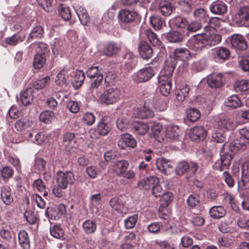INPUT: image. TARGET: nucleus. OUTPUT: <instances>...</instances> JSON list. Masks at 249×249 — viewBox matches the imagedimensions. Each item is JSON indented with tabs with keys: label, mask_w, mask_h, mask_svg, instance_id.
I'll list each match as a JSON object with an SVG mask.
<instances>
[{
	"label": "nucleus",
	"mask_w": 249,
	"mask_h": 249,
	"mask_svg": "<svg viewBox=\"0 0 249 249\" xmlns=\"http://www.w3.org/2000/svg\"><path fill=\"white\" fill-rule=\"evenodd\" d=\"M121 92L117 88H110L105 90L99 97L100 102L105 105H113L121 98Z\"/></svg>",
	"instance_id": "f257e3e1"
},
{
	"label": "nucleus",
	"mask_w": 249,
	"mask_h": 249,
	"mask_svg": "<svg viewBox=\"0 0 249 249\" xmlns=\"http://www.w3.org/2000/svg\"><path fill=\"white\" fill-rule=\"evenodd\" d=\"M177 62L175 60L166 61L163 69L161 71L158 77L159 84H167L172 85L173 72L176 68Z\"/></svg>",
	"instance_id": "f03ea898"
},
{
	"label": "nucleus",
	"mask_w": 249,
	"mask_h": 249,
	"mask_svg": "<svg viewBox=\"0 0 249 249\" xmlns=\"http://www.w3.org/2000/svg\"><path fill=\"white\" fill-rule=\"evenodd\" d=\"M198 168V164L195 162H187L182 160L177 164L175 168V172L178 176H182L185 173H188L190 175H194Z\"/></svg>",
	"instance_id": "7ed1b4c3"
},
{
	"label": "nucleus",
	"mask_w": 249,
	"mask_h": 249,
	"mask_svg": "<svg viewBox=\"0 0 249 249\" xmlns=\"http://www.w3.org/2000/svg\"><path fill=\"white\" fill-rule=\"evenodd\" d=\"M154 75V69L151 67H146L134 73L132 79L137 83H144L148 81Z\"/></svg>",
	"instance_id": "20e7f679"
},
{
	"label": "nucleus",
	"mask_w": 249,
	"mask_h": 249,
	"mask_svg": "<svg viewBox=\"0 0 249 249\" xmlns=\"http://www.w3.org/2000/svg\"><path fill=\"white\" fill-rule=\"evenodd\" d=\"M56 184L63 189H66L68 185L74 183L75 178L73 174L70 172H64L58 171L56 174Z\"/></svg>",
	"instance_id": "39448f33"
},
{
	"label": "nucleus",
	"mask_w": 249,
	"mask_h": 249,
	"mask_svg": "<svg viewBox=\"0 0 249 249\" xmlns=\"http://www.w3.org/2000/svg\"><path fill=\"white\" fill-rule=\"evenodd\" d=\"M188 47L195 52H200L203 47L207 46L204 34L193 36L187 42Z\"/></svg>",
	"instance_id": "423d86ee"
},
{
	"label": "nucleus",
	"mask_w": 249,
	"mask_h": 249,
	"mask_svg": "<svg viewBox=\"0 0 249 249\" xmlns=\"http://www.w3.org/2000/svg\"><path fill=\"white\" fill-rule=\"evenodd\" d=\"M137 16V13L135 11L122 9L119 11L118 15L119 22L121 24L132 22Z\"/></svg>",
	"instance_id": "0eeeda50"
},
{
	"label": "nucleus",
	"mask_w": 249,
	"mask_h": 249,
	"mask_svg": "<svg viewBox=\"0 0 249 249\" xmlns=\"http://www.w3.org/2000/svg\"><path fill=\"white\" fill-rule=\"evenodd\" d=\"M236 22L241 26H249V6L240 8L236 16Z\"/></svg>",
	"instance_id": "6e6552de"
},
{
	"label": "nucleus",
	"mask_w": 249,
	"mask_h": 249,
	"mask_svg": "<svg viewBox=\"0 0 249 249\" xmlns=\"http://www.w3.org/2000/svg\"><path fill=\"white\" fill-rule=\"evenodd\" d=\"M189 135L192 141H203L206 137L207 132L203 126H196L190 129Z\"/></svg>",
	"instance_id": "1a4fd4ad"
},
{
	"label": "nucleus",
	"mask_w": 249,
	"mask_h": 249,
	"mask_svg": "<svg viewBox=\"0 0 249 249\" xmlns=\"http://www.w3.org/2000/svg\"><path fill=\"white\" fill-rule=\"evenodd\" d=\"M242 173V178L238 181V192L249 189V169L247 165H243Z\"/></svg>",
	"instance_id": "9d476101"
},
{
	"label": "nucleus",
	"mask_w": 249,
	"mask_h": 249,
	"mask_svg": "<svg viewBox=\"0 0 249 249\" xmlns=\"http://www.w3.org/2000/svg\"><path fill=\"white\" fill-rule=\"evenodd\" d=\"M136 144L135 139L127 133L122 135L118 142L119 147L122 149H125L126 147L134 148Z\"/></svg>",
	"instance_id": "9b49d317"
},
{
	"label": "nucleus",
	"mask_w": 249,
	"mask_h": 249,
	"mask_svg": "<svg viewBox=\"0 0 249 249\" xmlns=\"http://www.w3.org/2000/svg\"><path fill=\"white\" fill-rule=\"evenodd\" d=\"M231 43L234 48L239 51L245 50L248 47L244 37L239 34L233 35L231 36Z\"/></svg>",
	"instance_id": "f8f14e48"
},
{
	"label": "nucleus",
	"mask_w": 249,
	"mask_h": 249,
	"mask_svg": "<svg viewBox=\"0 0 249 249\" xmlns=\"http://www.w3.org/2000/svg\"><path fill=\"white\" fill-rule=\"evenodd\" d=\"M174 58L168 60L167 61H171L175 60L176 61L180 60L182 61H186L191 57V54L190 51L185 48H179L176 49L174 51ZM177 62V61H176Z\"/></svg>",
	"instance_id": "ddd939ff"
},
{
	"label": "nucleus",
	"mask_w": 249,
	"mask_h": 249,
	"mask_svg": "<svg viewBox=\"0 0 249 249\" xmlns=\"http://www.w3.org/2000/svg\"><path fill=\"white\" fill-rule=\"evenodd\" d=\"M153 116V111L145 106L134 108L133 110V116L135 118L145 119L152 118Z\"/></svg>",
	"instance_id": "4468645a"
},
{
	"label": "nucleus",
	"mask_w": 249,
	"mask_h": 249,
	"mask_svg": "<svg viewBox=\"0 0 249 249\" xmlns=\"http://www.w3.org/2000/svg\"><path fill=\"white\" fill-rule=\"evenodd\" d=\"M149 129V124L142 121H135L132 124L131 129L136 135H144L148 132Z\"/></svg>",
	"instance_id": "2eb2a0df"
},
{
	"label": "nucleus",
	"mask_w": 249,
	"mask_h": 249,
	"mask_svg": "<svg viewBox=\"0 0 249 249\" xmlns=\"http://www.w3.org/2000/svg\"><path fill=\"white\" fill-rule=\"evenodd\" d=\"M207 83L212 88H218L223 84V74L219 73H213L207 77Z\"/></svg>",
	"instance_id": "dca6fc26"
},
{
	"label": "nucleus",
	"mask_w": 249,
	"mask_h": 249,
	"mask_svg": "<svg viewBox=\"0 0 249 249\" xmlns=\"http://www.w3.org/2000/svg\"><path fill=\"white\" fill-rule=\"evenodd\" d=\"M232 158L231 155L228 153H225L223 155H221L220 163L215 162L213 168L221 171L228 169L231 164Z\"/></svg>",
	"instance_id": "f3484780"
},
{
	"label": "nucleus",
	"mask_w": 249,
	"mask_h": 249,
	"mask_svg": "<svg viewBox=\"0 0 249 249\" xmlns=\"http://www.w3.org/2000/svg\"><path fill=\"white\" fill-rule=\"evenodd\" d=\"M138 49L139 54L143 59H148L152 57L153 49L146 41H141L139 45Z\"/></svg>",
	"instance_id": "a211bd4d"
},
{
	"label": "nucleus",
	"mask_w": 249,
	"mask_h": 249,
	"mask_svg": "<svg viewBox=\"0 0 249 249\" xmlns=\"http://www.w3.org/2000/svg\"><path fill=\"white\" fill-rule=\"evenodd\" d=\"M209 8L212 13L219 15L224 14L227 10V5L221 0L213 2L210 5Z\"/></svg>",
	"instance_id": "6ab92c4d"
},
{
	"label": "nucleus",
	"mask_w": 249,
	"mask_h": 249,
	"mask_svg": "<svg viewBox=\"0 0 249 249\" xmlns=\"http://www.w3.org/2000/svg\"><path fill=\"white\" fill-rule=\"evenodd\" d=\"M123 62L126 69L132 70L137 64V57L132 52H127L124 56Z\"/></svg>",
	"instance_id": "aec40b11"
},
{
	"label": "nucleus",
	"mask_w": 249,
	"mask_h": 249,
	"mask_svg": "<svg viewBox=\"0 0 249 249\" xmlns=\"http://www.w3.org/2000/svg\"><path fill=\"white\" fill-rule=\"evenodd\" d=\"M207 46H214L219 43L221 39V36L216 33L214 29L204 34Z\"/></svg>",
	"instance_id": "412c9836"
},
{
	"label": "nucleus",
	"mask_w": 249,
	"mask_h": 249,
	"mask_svg": "<svg viewBox=\"0 0 249 249\" xmlns=\"http://www.w3.org/2000/svg\"><path fill=\"white\" fill-rule=\"evenodd\" d=\"M180 129L177 126H169L165 131L166 137L175 141H180L182 139Z\"/></svg>",
	"instance_id": "4be33fe9"
},
{
	"label": "nucleus",
	"mask_w": 249,
	"mask_h": 249,
	"mask_svg": "<svg viewBox=\"0 0 249 249\" xmlns=\"http://www.w3.org/2000/svg\"><path fill=\"white\" fill-rule=\"evenodd\" d=\"M173 6L167 0L160 1L158 7V11L163 16L168 17L173 12Z\"/></svg>",
	"instance_id": "5701e85b"
},
{
	"label": "nucleus",
	"mask_w": 249,
	"mask_h": 249,
	"mask_svg": "<svg viewBox=\"0 0 249 249\" xmlns=\"http://www.w3.org/2000/svg\"><path fill=\"white\" fill-rule=\"evenodd\" d=\"M156 165L158 170L165 175L167 174L168 169L172 168L171 162L164 158L157 159Z\"/></svg>",
	"instance_id": "b1692460"
},
{
	"label": "nucleus",
	"mask_w": 249,
	"mask_h": 249,
	"mask_svg": "<svg viewBox=\"0 0 249 249\" xmlns=\"http://www.w3.org/2000/svg\"><path fill=\"white\" fill-rule=\"evenodd\" d=\"M33 89L29 88L21 91L20 93V101L21 104L27 106L30 105L33 101L34 96Z\"/></svg>",
	"instance_id": "393cba45"
},
{
	"label": "nucleus",
	"mask_w": 249,
	"mask_h": 249,
	"mask_svg": "<svg viewBox=\"0 0 249 249\" xmlns=\"http://www.w3.org/2000/svg\"><path fill=\"white\" fill-rule=\"evenodd\" d=\"M121 50V46L113 42H110L106 45L103 49V54L107 56H111L116 54Z\"/></svg>",
	"instance_id": "a878e982"
},
{
	"label": "nucleus",
	"mask_w": 249,
	"mask_h": 249,
	"mask_svg": "<svg viewBox=\"0 0 249 249\" xmlns=\"http://www.w3.org/2000/svg\"><path fill=\"white\" fill-rule=\"evenodd\" d=\"M0 198L2 201L6 205H10L13 201V198L11 196V190L9 187L6 186L1 187Z\"/></svg>",
	"instance_id": "bb28decb"
},
{
	"label": "nucleus",
	"mask_w": 249,
	"mask_h": 249,
	"mask_svg": "<svg viewBox=\"0 0 249 249\" xmlns=\"http://www.w3.org/2000/svg\"><path fill=\"white\" fill-rule=\"evenodd\" d=\"M158 182V178H157L155 177H150L142 179L138 182V185L140 188L148 190L151 187L152 188L153 185Z\"/></svg>",
	"instance_id": "cd10ccee"
},
{
	"label": "nucleus",
	"mask_w": 249,
	"mask_h": 249,
	"mask_svg": "<svg viewBox=\"0 0 249 249\" xmlns=\"http://www.w3.org/2000/svg\"><path fill=\"white\" fill-rule=\"evenodd\" d=\"M209 214L213 219H219L225 216L226 211L222 206L212 207L209 210Z\"/></svg>",
	"instance_id": "c85d7f7f"
},
{
	"label": "nucleus",
	"mask_w": 249,
	"mask_h": 249,
	"mask_svg": "<svg viewBox=\"0 0 249 249\" xmlns=\"http://www.w3.org/2000/svg\"><path fill=\"white\" fill-rule=\"evenodd\" d=\"M18 238L19 244L23 249H30V240L25 231L21 230L18 232Z\"/></svg>",
	"instance_id": "c756f323"
},
{
	"label": "nucleus",
	"mask_w": 249,
	"mask_h": 249,
	"mask_svg": "<svg viewBox=\"0 0 249 249\" xmlns=\"http://www.w3.org/2000/svg\"><path fill=\"white\" fill-rule=\"evenodd\" d=\"M33 122L27 118H23L16 121L15 124V128L18 131H22L32 126Z\"/></svg>",
	"instance_id": "7c9ffc66"
},
{
	"label": "nucleus",
	"mask_w": 249,
	"mask_h": 249,
	"mask_svg": "<svg viewBox=\"0 0 249 249\" xmlns=\"http://www.w3.org/2000/svg\"><path fill=\"white\" fill-rule=\"evenodd\" d=\"M218 126L220 128L227 130H233L237 126V123L233 119L231 118H223L218 122Z\"/></svg>",
	"instance_id": "2f4dec72"
},
{
	"label": "nucleus",
	"mask_w": 249,
	"mask_h": 249,
	"mask_svg": "<svg viewBox=\"0 0 249 249\" xmlns=\"http://www.w3.org/2000/svg\"><path fill=\"white\" fill-rule=\"evenodd\" d=\"M248 144L244 142L242 138L240 140H235L232 142L230 145V150L234 153H236L238 150H243L247 147Z\"/></svg>",
	"instance_id": "473e14b6"
},
{
	"label": "nucleus",
	"mask_w": 249,
	"mask_h": 249,
	"mask_svg": "<svg viewBox=\"0 0 249 249\" xmlns=\"http://www.w3.org/2000/svg\"><path fill=\"white\" fill-rule=\"evenodd\" d=\"M51 235L54 238L63 240L65 239L64 231L59 225H53L50 228Z\"/></svg>",
	"instance_id": "72a5a7b5"
},
{
	"label": "nucleus",
	"mask_w": 249,
	"mask_h": 249,
	"mask_svg": "<svg viewBox=\"0 0 249 249\" xmlns=\"http://www.w3.org/2000/svg\"><path fill=\"white\" fill-rule=\"evenodd\" d=\"M75 11L81 23L83 25H86L90 19L87 10L84 7L80 6Z\"/></svg>",
	"instance_id": "f704fd0d"
},
{
	"label": "nucleus",
	"mask_w": 249,
	"mask_h": 249,
	"mask_svg": "<svg viewBox=\"0 0 249 249\" xmlns=\"http://www.w3.org/2000/svg\"><path fill=\"white\" fill-rule=\"evenodd\" d=\"M60 16L65 20H69L71 18V13L69 8L63 3H60L58 6Z\"/></svg>",
	"instance_id": "c9c22d12"
},
{
	"label": "nucleus",
	"mask_w": 249,
	"mask_h": 249,
	"mask_svg": "<svg viewBox=\"0 0 249 249\" xmlns=\"http://www.w3.org/2000/svg\"><path fill=\"white\" fill-rule=\"evenodd\" d=\"M67 72L66 70L63 69L57 74L55 77V82L60 87L64 88L66 87V74Z\"/></svg>",
	"instance_id": "e433bc0d"
},
{
	"label": "nucleus",
	"mask_w": 249,
	"mask_h": 249,
	"mask_svg": "<svg viewBox=\"0 0 249 249\" xmlns=\"http://www.w3.org/2000/svg\"><path fill=\"white\" fill-rule=\"evenodd\" d=\"M24 39L25 36L16 34L11 36L5 38V42L7 44L9 45L16 46L18 43L22 42Z\"/></svg>",
	"instance_id": "4c0bfd02"
},
{
	"label": "nucleus",
	"mask_w": 249,
	"mask_h": 249,
	"mask_svg": "<svg viewBox=\"0 0 249 249\" xmlns=\"http://www.w3.org/2000/svg\"><path fill=\"white\" fill-rule=\"evenodd\" d=\"M97 129L98 130L99 135L101 136L107 135L110 130V127L107 123L104 121V119H102L98 123Z\"/></svg>",
	"instance_id": "58836bf2"
},
{
	"label": "nucleus",
	"mask_w": 249,
	"mask_h": 249,
	"mask_svg": "<svg viewBox=\"0 0 249 249\" xmlns=\"http://www.w3.org/2000/svg\"><path fill=\"white\" fill-rule=\"evenodd\" d=\"M46 57L44 55V53H37L35 55L33 62V66L35 68L39 69L41 68L46 62Z\"/></svg>",
	"instance_id": "ea45409f"
},
{
	"label": "nucleus",
	"mask_w": 249,
	"mask_h": 249,
	"mask_svg": "<svg viewBox=\"0 0 249 249\" xmlns=\"http://www.w3.org/2000/svg\"><path fill=\"white\" fill-rule=\"evenodd\" d=\"M43 33L44 31L41 27L36 26L32 29L27 40L30 42L31 39L40 38L43 36Z\"/></svg>",
	"instance_id": "a19ab883"
},
{
	"label": "nucleus",
	"mask_w": 249,
	"mask_h": 249,
	"mask_svg": "<svg viewBox=\"0 0 249 249\" xmlns=\"http://www.w3.org/2000/svg\"><path fill=\"white\" fill-rule=\"evenodd\" d=\"M50 77L47 76L41 79L37 80L32 83V87L36 89H41L46 87L47 84L50 82Z\"/></svg>",
	"instance_id": "79ce46f5"
},
{
	"label": "nucleus",
	"mask_w": 249,
	"mask_h": 249,
	"mask_svg": "<svg viewBox=\"0 0 249 249\" xmlns=\"http://www.w3.org/2000/svg\"><path fill=\"white\" fill-rule=\"evenodd\" d=\"M225 103L227 106L233 108L239 107L241 105V101L236 95H232L228 97Z\"/></svg>",
	"instance_id": "37998d69"
},
{
	"label": "nucleus",
	"mask_w": 249,
	"mask_h": 249,
	"mask_svg": "<svg viewBox=\"0 0 249 249\" xmlns=\"http://www.w3.org/2000/svg\"><path fill=\"white\" fill-rule=\"evenodd\" d=\"M171 22L177 28L185 29L187 28L188 21L185 18L177 17L172 19Z\"/></svg>",
	"instance_id": "c03bdc74"
},
{
	"label": "nucleus",
	"mask_w": 249,
	"mask_h": 249,
	"mask_svg": "<svg viewBox=\"0 0 249 249\" xmlns=\"http://www.w3.org/2000/svg\"><path fill=\"white\" fill-rule=\"evenodd\" d=\"M84 231L87 233H92L96 229V224L91 220H87L83 224Z\"/></svg>",
	"instance_id": "a18cd8bd"
},
{
	"label": "nucleus",
	"mask_w": 249,
	"mask_h": 249,
	"mask_svg": "<svg viewBox=\"0 0 249 249\" xmlns=\"http://www.w3.org/2000/svg\"><path fill=\"white\" fill-rule=\"evenodd\" d=\"M146 35L151 44L154 46H159L161 44V41L158 37L157 35L150 30L146 31Z\"/></svg>",
	"instance_id": "49530a36"
},
{
	"label": "nucleus",
	"mask_w": 249,
	"mask_h": 249,
	"mask_svg": "<svg viewBox=\"0 0 249 249\" xmlns=\"http://www.w3.org/2000/svg\"><path fill=\"white\" fill-rule=\"evenodd\" d=\"M109 204L113 209L118 212L122 211L124 206L123 201L117 197L111 198L109 201Z\"/></svg>",
	"instance_id": "de8ad7c7"
},
{
	"label": "nucleus",
	"mask_w": 249,
	"mask_h": 249,
	"mask_svg": "<svg viewBox=\"0 0 249 249\" xmlns=\"http://www.w3.org/2000/svg\"><path fill=\"white\" fill-rule=\"evenodd\" d=\"M85 78L84 71L82 70L77 71L75 75L73 86L76 88L81 87L83 84Z\"/></svg>",
	"instance_id": "09e8293b"
},
{
	"label": "nucleus",
	"mask_w": 249,
	"mask_h": 249,
	"mask_svg": "<svg viewBox=\"0 0 249 249\" xmlns=\"http://www.w3.org/2000/svg\"><path fill=\"white\" fill-rule=\"evenodd\" d=\"M167 39L171 42H179L182 41V35L178 32L174 31L168 32L166 35Z\"/></svg>",
	"instance_id": "8fccbe9b"
},
{
	"label": "nucleus",
	"mask_w": 249,
	"mask_h": 249,
	"mask_svg": "<svg viewBox=\"0 0 249 249\" xmlns=\"http://www.w3.org/2000/svg\"><path fill=\"white\" fill-rule=\"evenodd\" d=\"M155 244L158 245L160 249H175L176 245L175 243L169 240H155Z\"/></svg>",
	"instance_id": "3c124183"
},
{
	"label": "nucleus",
	"mask_w": 249,
	"mask_h": 249,
	"mask_svg": "<svg viewBox=\"0 0 249 249\" xmlns=\"http://www.w3.org/2000/svg\"><path fill=\"white\" fill-rule=\"evenodd\" d=\"M187 116L191 122H195L200 117V112L196 108H190L187 110Z\"/></svg>",
	"instance_id": "603ef678"
},
{
	"label": "nucleus",
	"mask_w": 249,
	"mask_h": 249,
	"mask_svg": "<svg viewBox=\"0 0 249 249\" xmlns=\"http://www.w3.org/2000/svg\"><path fill=\"white\" fill-rule=\"evenodd\" d=\"M189 88L187 86H183L179 89L176 90V96L177 99L179 101H183L185 98L188 96Z\"/></svg>",
	"instance_id": "864d4df0"
},
{
	"label": "nucleus",
	"mask_w": 249,
	"mask_h": 249,
	"mask_svg": "<svg viewBox=\"0 0 249 249\" xmlns=\"http://www.w3.org/2000/svg\"><path fill=\"white\" fill-rule=\"evenodd\" d=\"M101 196L100 194L93 195L90 197V203L89 208L94 211V209L96 210V207L101 204Z\"/></svg>",
	"instance_id": "5fc2aeb1"
},
{
	"label": "nucleus",
	"mask_w": 249,
	"mask_h": 249,
	"mask_svg": "<svg viewBox=\"0 0 249 249\" xmlns=\"http://www.w3.org/2000/svg\"><path fill=\"white\" fill-rule=\"evenodd\" d=\"M234 89L237 92L247 90L249 89V80H242L236 82Z\"/></svg>",
	"instance_id": "6e6d98bb"
},
{
	"label": "nucleus",
	"mask_w": 249,
	"mask_h": 249,
	"mask_svg": "<svg viewBox=\"0 0 249 249\" xmlns=\"http://www.w3.org/2000/svg\"><path fill=\"white\" fill-rule=\"evenodd\" d=\"M129 166V163L127 160H122L118 161L116 163L117 173L119 177L121 176V173L127 170Z\"/></svg>",
	"instance_id": "4d7b16f0"
},
{
	"label": "nucleus",
	"mask_w": 249,
	"mask_h": 249,
	"mask_svg": "<svg viewBox=\"0 0 249 249\" xmlns=\"http://www.w3.org/2000/svg\"><path fill=\"white\" fill-rule=\"evenodd\" d=\"M0 174L2 179L7 180L13 176L14 171L10 166H4L0 170Z\"/></svg>",
	"instance_id": "13d9d810"
},
{
	"label": "nucleus",
	"mask_w": 249,
	"mask_h": 249,
	"mask_svg": "<svg viewBox=\"0 0 249 249\" xmlns=\"http://www.w3.org/2000/svg\"><path fill=\"white\" fill-rule=\"evenodd\" d=\"M54 117V113L51 111H43L40 114L39 120L41 122L48 124L50 123Z\"/></svg>",
	"instance_id": "bf43d9fd"
},
{
	"label": "nucleus",
	"mask_w": 249,
	"mask_h": 249,
	"mask_svg": "<svg viewBox=\"0 0 249 249\" xmlns=\"http://www.w3.org/2000/svg\"><path fill=\"white\" fill-rule=\"evenodd\" d=\"M187 202L190 207L194 208L200 203L199 196L197 194H191L187 199Z\"/></svg>",
	"instance_id": "052dcab7"
},
{
	"label": "nucleus",
	"mask_w": 249,
	"mask_h": 249,
	"mask_svg": "<svg viewBox=\"0 0 249 249\" xmlns=\"http://www.w3.org/2000/svg\"><path fill=\"white\" fill-rule=\"evenodd\" d=\"M150 23L155 30H160L162 25L163 20L160 17L155 15L150 18Z\"/></svg>",
	"instance_id": "680f3d73"
},
{
	"label": "nucleus",
	"mask_w": 249,
	"mask_h": 249,
	"mask_svg": "<svg viewBox=\"0 0 249 249\" xmlns=\"http://www.w3.org/2000/svg\"><path fill=\"white\" fill-rule=\"evenodd\" d=\"M202 27L200 21L193 20L190 22H188L187 29L189 32H195L200 29Z\"/></svg>",
	"instance_id": "e2e57ef3"
},
{
	"label": "nucleus",
	"mask_w": 249,
	"mask_h": 249,
	"mask_svg": "<svg viewBox=\"0 0 249 249\" xmlns=\"http://www.w3.org/2000/svg\"><path fill=\"white\" fill-rule=\"evenodd\" d=\"M101 68L98 66H91L87 71L88 77L89 78H93L98 76V74H103L101 72Z\"/></svg>",
	"instance_id": "0e129e2a"
},
{
	"label": "nucleus",
	"mask_w": 249,
	"mask_h": 249,
	"mask_svg": "<svg viewBox=\"0 0 249 249\" xmlns=\"http://www.w3.org/2000/svg\"><path fill=\"white\" fill-rule=\"evenodd\" d=\"M38 4L45 11L50 12L53 10V0H37Z\"/></svg>",
	"instance_id": "69168bd1"
},
{
	"label": "nucleus",
	"mask_w": 249,
	"mask_h": 249,
	"mask_svg": "<svg viewBox=\"0 0 249 249\" xmlns=\"http://www.w3.org/2000/svg\"><path fill=\"white\" fill-rule=\"evenodd\" d=\"M137 219V215H133L128 217L124 221L125 227L127 229L133 228L136 225Z\"/></svg>",
	"instance_id": "338daca9"
},
{
	"label": "nucleus",
	"mask_w": 249,
	"mask_h": 249,
	"mask_svg": "<svg viewBox=\"0 0 249 249\" xmlns=\"http://www.w3.org/2000/svg\"><path fill=\"white\" fill-rule=\"evenodd\" d=\"M31 200L35 202L37 206L43 209L45 208L46 203L42 197L37 194H33L31 197Z\"/></svg>",
	"instance_id": "774afa93"
}]
</instances>
